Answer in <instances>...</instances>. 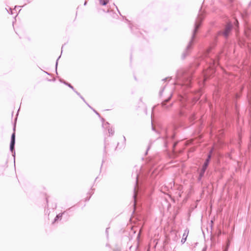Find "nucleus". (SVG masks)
<instances>
[{
	"label": "nucleus",
	"mask_w": 251,
	"mask_h": 251,
	"mask_svg": "<svg viewBox=\"0 0 251 251\" xmlns=\"http://www.w3.org/2000/svg\"><path fill=\"white\" fill-rule=\"evenodd\" d=\"M86 104L91 109H92V111H93L96 115H97L99 117H100V114L94 108H93L88 103H86Z\"/></svg>",
	"instance_id": "obj_19"
},
{
	"label": "nucleus",
	"mask_w": 251,
	"mask_h": 251,
	"mask_svg": "<svg viewBox=\"0 0 251 251\" xmlns=\"http://www.w3.org/2000/svg\"><path fill=\"white\" fill-rule=\"evenodd\" d=\"M89 194H90V196H89V197H87V198H86V201H89V200H90V198H91V196L93 195V193H92V194L89 193Z\"/></svg>",
	"instance_id": "obj_31"
},
{
	"label": "nucleus",
	"mask_w": 251,
	"mask_h": 251,
	"mask_svg": "<svg viewBox=\"0 0 251 251\" xmlns=\"http://www.w3.org/2000/svg\"><path fill=\"white\" fill-rule=\"evenodd\" d=\"M133 197L135 198V194H134Z\"/></svg>",
	"instance_id": "obj_40"
},
{
	"label": "nucleus",
	"mask_w": 251,
	"mask_h": 251,
	"mask_svg": "<svg viewBox=\"0 0 251 251\" xmlns=\"http://www.w3.org/2000/svg\"><path fill=\"white\" fill-rule=\"evenodd\" d=\"M177 83L182 86L189 88L191 86L193 75L190 72L179 71L176 75Z\"/></svg>",
	"instance_id": "obj_2"
},
{
	"label": "nucleus",
	"mask_w": 251,
	"mask_h": 251,
	"mask_svg": "<svg viewBox=\"0 0 251 251\" xmlns=\"http://www.w3.org/2000/svg\"><path fill=\"white\" fill-rule=\"evenodd\" d=\"M99 118H100V120H101V121L102 122V124L103 123H105V120H104V119L103 118L101 117L100 116V117H99Z\"/></svg>",
	"instance_id": "obj_28"
},
{
	"label": "nucleus",
	"mask_w": 251,
	"mask_h": 251,
	"mask_svg": "<svg viewBox=\"0 0 251 251\" xmlns=\"http://www.w3.org/2000/svg\"><path fill=\"white\" fill-rule=\"evenodd\" d=\"M135 190H136V186H134V192L135 191Z\"/></svg>",
	"instance_id": "obj_37"
},
{
	"label": "nucleus",
	"mask_w": 251,
	"mask_h": 251,
	"mask_svg": "<svg viewBox=\"0 0 251 251\" xmlns=\"http://www.w3.org/2000/svg\"><path fill=\"white\" fill-rule=\"evenodd\" d=\"M216 59H214L212 58L210 59L209 64L208 67L209 71L204 73L203 79L204 83H205L207 80L215 72V68L218 65V61L219 59V55H216Z\"/></svg>",
	"instance_id": "obj_3"
},
{
	"label": "nucleus",
	"mask_w": 251,
	"mask_h": 251,
	"mask_svg": "<svg viewBox=\"0 0 251 251\" xmlns=\"http://www.w3.org/2000/svg\"><path fill=\"white\" fill-rule=\"evenodd\" d=\"M100 0V3L102 5H106L109 1V0Z\"/></svg>",
	"instance_id": "obj_18"
},
{
	"label": "nucleus",
	"mask_w": 251,
	"mask_h": 251,
	"mask_svg": "<svg viewBox=\"0 0 251 251\" xmlns=\"http://www.w3.org/2000/svg\"><path fill=\"white\" fill-rule=\"evenodd\" d=\"M61 57V55H60L58 58L56 60V63H55V70H56V74H57V65H58V60Z\"/></svg>",
	"instance_id": "obj_24"
},
{
	"label": "nucleus",
	"mask_w": 251,
	"mask_h": 251,
	"mask_svg": "<svg viewBox=\"0 0 251 251\" xmlns=\"http://www.w3.org/2000/svg\"><path fill=\"white\" fill-rule=\"evenodd\" d=\"M77 96H78L79 97V98L83 100V101L86 104L87 103V102L85 101L84 98L81 95V94L78 92L77 91H76L75 89V91H74Z\"/></svg>",
	"instance_id": "obj_14"
},
{
	"label": "nucleus",
	"mask_w": 251,
	"mask_h": 251,
	"mask_svg": "<svg viewBox=\"0 0 251 251\" xmlns=\"http://www.w3.org/2000/svg\"><path fill=\"white\" fill-rule=\"evenodd\" d=\"M206 250H207V247H205L203 248L202 251H206Z\"/></svg>",
	"instance_id": "obj_33"
},
{
	"label": "nucleus",
	"mask_w": 251,
	"mask_h": 251,
	"mask_svg": "<svg viewBox=\"0 0 251 251\" xmlns=\"http://www.w3.org/2000/svg\"><path fill=\"white\" fill-rule=\"evenodd\" d=\"M108 133L109 134L110 136H112L114 134V129L112 127H108V129H107Z\"/></svg>",
	"instance_id": "obj_12"
},
{
	"label": "nucleus",
	"mask_w": 251,
	"mask_h": 251,
	"mask_svg": "<svg viewBox=\"0 0 251 251\" xmlns=\"http://www.w3.org/2000/svg\"><path fill=\"white\" fill-rule=\"evenodd\" d=\"M108 144L106 143V140H104V149H103V153L106 155L107 153L106 151V148H108Z\"/></svg>",
	"instance_id": "obj_15"
},
{
	"label": "nucleus",
	"mask_w": 251,
	"mask_h": 251,
	"mask_svg": "<svg viewBox=\"0 0 251 251\" xmlns=\"http://www.w3.org/2000/svg\"><path fill=\"white\" fill-rule=\"evenodd\" d=\"M119 143H117V146H116V147L114 149V150H115V151H116V150L118 149V146H119Z\"/></svg>",
	"instance_id": "obj_34"
},
{
	"label": "nucleus",
	"mask_w": 251,
	"mask_h": 251,
	"mask_svg": "<svg viewBox=\"0 0 251 251\" xmlns=\"http://www.w3.org/2000/svg\"><path fill=\"white\" fill-rule=\"evenodd\" d=\"M102 126L103 128L105 129H108V127H109V124L108 122H105L104 123H103L102 124Z\"/></svg>",
	"instance_id": "obj_16"
},
{
	"label": "nucleus",
	"mask_w": 251,
	"mask_h": 251,
	"mask_svg": "<svg viewBox=\"0 0 251 251\" xmlns=\"http://www.w3.org/2000/svg\"><path fill=\"white\" fill-rule=\"evenodd\" d=\"M46 201H47V203H48V200L47 198H46Z\"/></svg>",
	"instance_id": "obj_38"
},
{
	"label": "nucleus",
	"mask_w": 251,
	"mask_h": 251,
	"mask_svg": "<svg viewBox=\"0 0 251 251\" xmlns=\"http://www.w3.org/2000/svg\"><path fill=\"white\" fill-rule=\"evenodd\" d=\"M219 33H223V35L225 37H227L228 36H229L230 33L231 32H218Z\"/></svg>",
	"instance_id": "obj_23"
},
{
	"label": "nucleus",
	"mask_w": 251,
	"mask_h": 251,
	"mask_svg": "<svg viewBox=\"0 0 251 251\" xmlns=\"http://www.w3.org/2000/svg\"><path fill=\"white\" fill-rule=\"evenodd\" d=\"M198 32H193L191 40L189 42L185 50L183 51L181 55V58L184 59L188 56L193 48V46L196 42L197 34Z\"/></svg>",
	"instance_id": "obj_4"
},
{
	"label": "nucleus",
	"mask_w": 251,
	"mask_h": 251,
	"mask_svg": "<svg viewBox=\"0 0 251 251\" xmlns=\"http://www.w3.org/2000/svg\"><path fill=\"white\" fill-rule=\"evenodd\" d=\"M215 46V44H214L213 46H211L209 48V49L207 50V54L206 56L209 54V53L211 52V50H212L213 48Z\"/></svg>",
	"instance_id": "obj_21"
},
{
	"label": "nucleus",
	"mask_w": 251,
	"mask_h": 251,
	"mask_svg": "<svg viewBox=\"0 0 251 251\" xmlns=\"http://www.w3.org/2000/svg\"><path fill=\"white\" fill-rule=\"evenodd\" d=\"M152 129L154 130V127L153 126L152 127Z\"/></svg>",
	"instance_id": "obj_41"
},
{
	"label": "nucleus",
	"mask_w": 251,
	"mask_h": 251,
	"mask_svg": "<svg viewBox=\"0 0 251 251\" xmlns=\"http://www.w3.org/2000/svg\"><path fill=\"white\" fill-rule=\"evenodd\" d=\"M229 244H230L229 241H228V243L226 245V247L224 249V251H228V248L229 246Z\"/></svg>",
	"instance_id": "obj_26"
},
{
	"label": "nucleus",
	"mask_w": 251,
	"mask_h": 251,
	"mask_svg": "<svg viewBox=\"0 0 251 251\" xmlns=\"http://www.w3.org/2000/svg\"><path fill=\"white\" fill-rule=\"evenodd\" d=\"M211 159V157L210 155H207V158L205 160L204 162L209 163Z\"/></svg>",
	"instance_id": "obj_20"
},
{
	"label": "nucleus",
	"mask_w": 251,
	"mask_h": 251,
	"mask_svg": "<svg viewBox=\"0 0 251 251\" xmlns=\"http://www.w3.org/2000/svg\"><path fill=\"white\" fill-rule=\"evenodd\" d=\"M71 209V208H70L69 209H68L67 210H66V211H64L62 213H59L58 214H57L56 217H55V218L54 219V220L52 222V224H54V223H55L57 221H58L59 219H61V218L63 216V215H65V214H68V211Z\"/></svg>",
	"instance_id": "obj_8"
},
{
	"label": "nucleus",
	"mask_w": 251,
	"mask_h": 251,
	"mask_svg": "<svg viewBox=\"0 0 251 251\" xmlns=\"http://www.w3.org/2000/svg\"><path fill=\"white\" fill-rule=\"evenodd\" d=\"M167 78H165L164 79H163L162 80L163 81H166V80H167Z\"/></svg>",
	"instance_id": "obj_35"
},
{
	"label": "nucleus",
	"mask_w": 251,
	"mask_h": 251,
	"mask_svg": "<svg viewBox=\"0 0 251 251\" xmlns=\"http://www.w3.org/2000/svg\"><path fill=\"white\" fill-rule=\"evenodd\" d=\"M141 169V167L135 166L133 169V172L132 173V177L133 178L136 179V185L137 184L138 181V177L139 174Z\"/></svg>",
	"instance_id": "obj_7"
},
{
	"label": "nucleus",
	"mask_w": 251,
	"mask_h": 251,
	"mask_svg": "<svg viewBox=\"0 0 251 251\" xmlns=\"http://www.w3.org/2000/svg\"><path fill=\"white\" fill-rule=\"evenodd\" d=\"M232 30V25L230 23L227 24L226 27V30L225 31H229L230 30Z\"/></svg>",
	"instance_id": "obj_13"
},
{
	"label": "nucleus",
	"mask_w": 251,
	"mask_h": 251,
	"mask_svg": "<svg viewBox=\"0 0 251 251\" xmlns=\"http://www.w3.org/2000/svg\"><path fill=\"white\" fill-rule=\"evenodd\" d=\"M17 119H15V121H16ZM13 132L11 136V141L10 143V151L12 153V156L14 157V160H15V130H16V122L13 126Z\"/></svg>",
	"instance_id": "obj_5"
},
{
	"label": "nucleus",
	"mask_w": 251,
	"mask_h": 251,
	"mask_svg": "<svg viewBox=\"0 0 251 251\" xmlns=\"http://www.w3.org/2000/svg\"><path fill=\"white\" fill-rule=\"evenodd\" d=\"M176 146V144H174L173 146H174V148H175V147Z\"/></svg>",
	"instance_id": "obj_39"
},
{
	"label": "nucleus",
	"mask_w": 251,
	"mask_h": 251,
	"mask_svg": "<svg viewBox=\"0 0 251 251\" xmlns=\"http://www.w3.org/2000/svg\"><path fill=\"white\" fill-rule=\"evenodd\" d=\"M207 169V167H204V166H202V168H201V171L202 172H205V171H206V169Z\"/></svg>",
	"instance_id": "obj_27"
},
{
	"label": "nucleus",
	"mask_w": 251,
	"mask_h": 251,
	"mask_svg": "<svg viewBox=\"0 0 251 251\" xmlns=\"http://www.w3.org/2000/svg\"><path fill=\"white\" fill-rule=\"evenodd\" d=\"M109 227H107L106 228V230H105V233L106 234V236L108 238V229H109Z\"/></svg>",
	"instance_id": "obj_30"
},
{
	"label": "nucleus",
	"mask_w": 251,
	"mask_h": 251,
	"mask_svg": "<svg viewBox=\"0 0 251 251\" xmlns=\"http://www.w3.org/2000/svg\"><path fill=\"white\" fill-rule=\"evenodd\" d=\"M209 163H206V162H204L203 164L202 165L204 167H208V165H209Z\"/></svg>",
	"instance_id": "obj_29"
},
{
	"label": "nucleus",
	"mask_w": 251,
	"mask_h": 251,
	"mask_svg": "<svg viewBox=\"0 0 251 251\" xmlns=\"http://www.w3.org/2000/svg\"><path fill=\"white\" fill-rule=\"evenodd\" d=\"M60 81L64 84L65 85L68 86L69 88H70L71 89H72L73 91H75V88L74 87L69 83H68V82L65 81L63 79H60Z\"/></svg>",
	"instance_id": "obj_10"
},
{
	"label": "nucleus",
	"mask_w": 251,
	"mask_h": 251,
	"mask_svg": "<svg viewBox=\"0 0 251 251\" xmlns=\"http://www.w3.org/2000/svg\"><path fill=\"white\" fill-rule=\"evenodd\" d=\"M172 96L173 94L171 93L168 98L166 99L161 102L160 104L162 107L166 110H169L173 105V102L169 103V101L172 99Z\"/></svg>",
	"instance_id": "obj_6"
},
{
	"label": "nucleus",
	"mask_w": 251,
	"mask_h": 251,
	"mask_svg": "<svg viewBox=\"0 0 251 251\" xmlns=\"http://www.w3.org/2000/svg\"><path fill=\"white\" fill-rule=\"evenodd\" d=\"M201 95V92H199V93L193 98H191L190 97L187 96L181 97L180 100L181 102V106L182 107V109L178 111H176L172 115V118L176 122H178L179 121V117L188 116L184 109L186 110L188 109L189 107V105H188V104H190L191 100H192L194 103H196L200 99ZM188 117L191 122H193L196 119L195 115L193 113H191L188 116Z\"/></svg>",
	"instance_id": "obj_1"
},
{
	"label": "nucleus",
	"mask_w": 251,
	"mask_h": 251,
	"mask_svg": "<svg viewBox=\"0 0 251 251\" xmlns=\"http://www.w3.org/2000/svg\"><path fill=\"white\" fill-rule=\"evenodd\" d=\"M123 138H124V141H123V143H122V146L120 147V149L124 148L126 146V137L125 136H123Z\"/></svg>",
	"instance_id": "obj_17"
},
{
	"label": "nucleus",
	"mask_w": 251,
	"mask_h": 251,
	"mask_svg": "<svg viewBox=\"0 0 251 251\" xmlns=\"http://www.w3.org/2000/svg\"><path fill=\"white\" fill-rule=\"evenodd\" d=\"M150 147H151V145L148 146V148H147V150H146V152H145V155H147V154H148V151L150 150Z\"/></svg>",
	"instance_id": "obj_32"
},
{
	"label": "nucleus",
	"mask_w": 251,
	"mask_h": 251,
	"mask_svg": "<svg viewBox=\"0 0 251 251\" xmlns=\"http://www.w3.org/2000/svg\"><path fill=\"white\" fill-rule=\"evenodd\" d=\"M189 229L187 228L184 230V233H183V236H182V238L181 240V242L182 243V244H184L186 242V241L187 240V237L189 234Z\"/></svg>",
	"instance_id": "obj_9"
},
{
	"label": "nucleus",
	"mask_w": 251,
	"mask_h": 251,
	"mask_svg": "<svg viewBox=\"0 0 251 251\" xmlns=\"http://www.w3.org/2000/svg\"><path fill=\"white\" fill-rule=\"evenodd\" d=\"M204 173H205L204 172H202L201 171H200V172L199 173V176L198 178V181L199 182L201 181L202 177L204 176Z\"/></svg>",
	"instance_id": "obj_11"
},
{
	"label": "nucleus",
	"mask_w": 251,
	"mask_h": 251,
	"mask_svg": "<svg viewBox=\"0 0 251 251\" xmlns=\"http://www.w3.org/2000/svg\"><path fill=\"white\" fill-rule=\"evenodd\" d=\"M214 151V148H212L208 152V154L207 155H210L211 157H212V154H213V152Z\"/></svg>",
	"instance_id": "obj_25"
},
{
	"label": "nucleus",
	"mask_w": 251,
	"mask_h": 251,
	"mask_svg": "<svg viewBox=\"0 0 251 251\" xmlns=\"http://www.w3.org/2000/svg\"><path fill=\"white\" fill-rule=\"evenodd\" d=\"M16 33H17V34L19 36L20 38H21V36H20L19 34H18L17 33V32H16Z\"/></svg>",
	"instance_id": "obj_36"
},
{
	"label": "nucleus",
	"mask_w": 251,
	"mask_h": 251,
	"mask_svg": "<svg viewBox=\"0 0 251 251\" xmlns=\"http://www.w3.org/2000/svg\"><path fill=\"white\" fill-rule=\"evenodd\" d=\"M165 88V86H164L162 88H161V89H160L159 93V95L160 97H162V96L163 95V93L164 92Z\"/></svg>",
	"instance_id": "obj_22"
}]
</instances>
